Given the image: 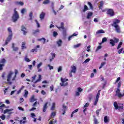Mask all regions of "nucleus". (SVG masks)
Listing matches in <instances>:
<instances>
[{"mask_svg": "<svg viewBox=\"0 0 124 124\" xmlns=\"http://www.w3.org/2000/svg\"><path fill=\"white\" fill-rule=\"evenodd\" d=\"M121 23V20L118 19H115L113 22V23L111 24L112 27H113L115 29V31L117 33H121L122 31H121V27L119 24Z\"/></svg>", "mask_w": 124, "mask_h": 124, "instance_id": "nucleus-1", "label": "nucleus"}, {"mask_svg": "<svg viewBox=\"0 0 124 124\" xmlns=\"http://www.w3.org/2000/svg\"><path fill=\"white\" fill-rule=\"evenodd\" d=\"M102 12H107L106 14L110 17H114L115 16V11L113 9L106 8L102 10Z\"/></svg>", "mask_w": 124, "mask_h": 124, "instance_id": "nucleus-2", "label": "nucleus"}, {"mask_svg": "<svg viewBox=\"0 0 124 124\" xmlns=\"http://www.w3.org/2000/svg\"><path fill=\"white\" fill-rule=\"evenodd\" d=\"M8 31L9 33L8 37L6 39V40L5 43V45H7L8 44V42H10L11 40L12 39V36L13 35V33H12V30L11 29V27L8 28Z\"/></svg>", "mask_w": 124, "mask_h": 124, "instance_id": "nucleus-3", "label": "nucleus"}, {"mask_svg": "<svg viewBox=\"0 0 124 124\" xmlns=\"http://www.w3.org/2000/svg\"><path fill=\"white\" fill-rule=\"evenodd\" d=\"M16 9H17L16 8L14 9V13L12 17V20L14 23H15V22H17L19 17V14H18V12L16 11Z\"/></svg>", "mask_w": 124, "mask_h": 124, "instance_id": "nucleus-4", "label": "nucleus"}, {"mask_svg": "<svg viewBox=\"0 0 124 124\" xmlns=\"http://www.w3.org/2000/svg\"><path fill=\"white\" fill-rule=\"evenodd\" d=\"M13 74H14V73L12 71H10L7 76V84H8V85H12V82L11 81V80Z\"/></svg>", "mask_w": 124, "mask_h": 124, "instance_id": "nucleus-5", "label": "nucleus"}, {"mask_svg": "<svg viewBox=\"0 0 124 124\" xmlns=\"http://www.w3.org/2000/svg\"><path fill=\"white\" fill-rule=\"evenodd\" d=\"M113 106L116 110H124V104L117 103V102H114Z\"/></svg>", "mask_w": 124, "mask_h": 124, "instance_id": "nucleus-6", "label": "nucleus"}, {"mask_svg": "<svg viewBox=\"0 0 124 124\" xmlns=\"http://www.w3.org/2000/svg\"><path fill=\"white\" fill-rule=\"evenodd\" d=\"M61 80L62 83H60V85L61 86V87H66V86H68V82H65L68 81V79L61 78Z\"/></svg>", "mask_w": 124, "mask_h": 124, "instance_id": "nucleus-7", "label": "nucleus"}, {"mask_svg": "<svg viewBox=\"0 0 124 124\" xmlns=\"http://www.w3.org/2000/svg\"><path fill=\"white\" fill-rule=\"evenodd\" d=\"M57 27L58 28L59 31H61V29L62 30V33L63 34H65L66 33V30L64 28V23L63 22H61V26H57Z\"/></svg>", "mask_w": 124, "mask_h": 124, "instance_id": "nucleus-8", "label": "nucleus"}, {"mask_svg": "<svg viewBox=\"0 0 124 124\" xmlns=\"http://www.w3.org/2000/svg\"><path fill=\"white\" fill-rule=\"evenodd\" d=\"M21 28V31H23V35H27V33L29 32V31H28L27 28L24 25H22Z\"/></svg>", "mask_w": 124, "mask_h": 124, "instance_id": "nucleus-9", "label": "nucleus"}, {"mask_svg": "<svg viewBox=\"0 0 124 124\" xmlns=\"http://www.w3.org/2000/svg\"><path fill=\"white\" fill-rule=\"evenodd\" d=\"M101 92V90H99L98 91V93L96 96V99L95 101L94 102V105L95 106L97 104V102H98V99L99 98V95H100V92Z\"/></svg>", "mask_w": 124, "mask_h": 124, "instance_id": "nucleus-10", "label": "nucleus"}, {"mask_svg": "<svg viewBox=\"0 0 124 124\" xmlns=\"http://www.w3.org/2000/svg\"><path fill=\"white\" fill-rule=\"evenodd\" d=\"M67 110V107L65 106L64 104L62 105V111L63 112L62 115H64L65 114V112H66V110Z\"/></svg>", "mask_w": 124, "mask_h": 124, "instance_id": "nucleus-11", "label": "nucleus"}, {"mask_svg": "<svg viewBox=\"0 0 124 124\" xmlns=\"http://www.w3.org/2000/svg\"><path fill=\"white\" fill-rule=\"evenodd\" d=\"M45 15H46L45 13L44 12H41V14L40 15V19L41 20V21L44 20V18H45Z\"/></svg>", "mask_w": 124, "mask_h": 124, "instance_id": "nucleus-12", "label": "nucleus"}, {"mask_svg": "<svg viewBox=\"0 0 124 124\" xmlns=\"http://www.w3.org/2000/svg\"><path fill=\"white\" fill-rule=\"evenodd\" d=\"M99 3L100 4L98 6V8L99 9H101V10H102V8H103V5H104V2L103 1V0H101L100 1Z\"/></svg>", "mask_w": 124, "mask_h": 124, "instance_id": "nucleus-13", "label": "nucleus"}, {"mask_svg": "<svg viewBox=\"0 0 124 124\" xmlns=\"http://www.w3.org/2000/svg\"><path fill=\"white\" fill-rule=\"evenodd\" d=\"M48 102H46L44 105L43 108V112H46V111H47V108H48V106L47 105H48Z\"/></svg>", "mask_w": 124, "mask_h": 124, "instance_id": "nucleus-14", "label": "nucleus"}, {"mask_svg": "<svg viewBox=\"0 0 124 124\" xmlns=\"http://www.w3.org/2000/svg\"><path fill=\"white\" fill-rule=\"evenodd\" d=\"M6 108V106L4 104H2V102H0V110H2V112H3V109L2 108Z\"/></svg>", "mask_w": 124, "mask_h": 124, "instance_id": "nucleus-15", "label": "nucleus"}, {"mask_svg": "<svg viewBox=\"0 0 124 124\" xmlns=\"http://www.w3.org/2000/svg\"><path fill=\"white\" fill-rule=\"evenodd\" d=\"M100 33H105V31L102 29H101L98 30L96 32V34H100Z\"/></svg>", "mask_w": 124, "mask_h": 124, "instance_id": "nucleus-16", "label": "nucleus"}, {"mask_svg": "<svg viewBox=\"0 0 124 124\" xmlns=\"http://www.w3.org/2000/svg\"><path fill=\"white\" fill-rule=\"evenodd\" d=\"M15 3L16 5H21V6H23L25 4V3L22 1H16Z\"/></svg>", "mask_w": 124, "mask_h": 124, "instance_id": "nucleus-17", "label": "nucleus"}, {"mask_svg": "<svg viewBox=\"0 0 124 124\" xmlns=\"http://www.w3.org/2000/svg\"><path fill=\"white\" fill-rule=\"evenodd\" d=\"M57 44L58 45V47H61L62 44V41L61 39L59 40L57 42Z\"/></svg>", "mask_w": 124, "mask_h": 124, "instance_id": "nucleus-18", "label": "nucleus"}, {"mask_svg": "<svg viewBox=\"0 0 124 124\" xmlns=\"http://www.w3.org/2000/svg\"><path fill=\"white\" fill-rule=\"evenodd\" d=\"M71 67L72 68V70L71 71V72H73V73H76V66H71Z\"/></svg>", "mask_w": 124, "mask_h": 124, "instance_id": "nucleus-19", "label": "nucleus"}, {"mask_svg": "<svg viewBox=\"0 0 124 124\" xmlns=\"http://www.w3.org/2000/svg\"><path fill=\"white\" fill-rule=\"evenodd\" d=\"M89 10V7L86 5H85L84 6V9L82 10V12H86V11Z\"/></svg>", "mask_w": 124, "mask_h": 124, "instance_id": "nucleus-20", "label": "nucleus"}, {"mask_svg": "<svg viewBox=\"0 0 124 124\" xmlns=\"http://www.w3.org/2000/svg\"><path fill=\"white\" fill-rule=\"evenodd\" d=\"M93 14V12H89L87 14V19H90Z\"/></svg>", "mask_w": 124, "mask_h": 124, "instance_id": "nucleus-21", "label": "nucleus"}, {"mask_svg": "<svg viewBox=\"0 0 124 124\" xmlns=\"http://www.w3.org/2000/svg\"><path fill=\"white\" fill-rule=\"evenodd\" d=\"M40 32V30L39 29H37L36 30L33 31L32 34H36L37 33H39Z\"/></svg>", "mask_w": 124, "mask_h": 124, "instance_id": "nucleus-22", "label": "nucleus"}, {"mask_svg": "<svg viewBox=\"0 0 124 124\" xmlns=\"http://www.w3.org/2000/svg\"><path fill=\"white\" fill-rule=\"evenodd\" d=\"M55 108H56V103H53L51 108H50V110L51 111H54V110H55Z\"/></svg>", "mask_w": 124, "mask_h": 124, "instance_id": "nucleus-23", "label": "nucleus"}, {"mask_svg": "<svg viewBox=\"0 0 124 124\" xmlns=\"http://www.w3.org/2000/svg\"><path fill=\"white\" fill-rule=\"evenodd\" d=\"M104 123H108L109 122V118H108V117H107V116H106L104 117Z\"/></svg>", "mask_w": 124, "mask_h": 124, "instance_id": "nucleus-24", "label": "nucleus"}, {"mask_svg": "<svg viewBox=\"0 0 124 124\" xmlns=\"http://www.w3.org/2000/svg\"><path fill=\"white\" fill-rule=\"evenodd\" d=\"M25 45H26V42H22V46H21V47H22L21 49L22 50H24V49H27V47L26 46H25Z\"/></svg>", "mask_w": 124, "mask_h": 124, "instance_id": "nucleus-25", "label": "nucleus"}, {"mask_svg": "<svg viewBox=\"0 0 124 124\" xmlns=\"http://www.w3.org/2000/svg\"><path fill=\"white\" fill-rule=\"evenodd\" d=\"M78 111H79V109H78V108L74 110L71 115V118H73V115L75 114V113H77V112H78Z\"/></svg>", "mask_w": 124, "mask_h": 124, "instance_id": "nucleus-26", "label": "nucleus"}, {"mask_svg": "<svg viewBox=\"0 0 124 124\" xmlns=\"http://www.w3.org/2000/svg\"><path fill=\"white\" fill-rule=\"evenodd\" d=\"M36 99L34 98V95H33L30 98V102H34V101H36Z\"/></svg>", "mask_w": 124, "mask_h": 124, "instance_id": "nucleus-27", "label": "nucleus"}, {"mask_svg": "<svg viewBox=\"0 0 124 124\" xmlns=\"http://www.w3.org/2000/svg\"><path fill=\"white\" fill-rule=\"evenodd\" d=\"M11 111H13V108H11L10 109H6L4 110V114H6V113H8V112H10Z\"/></svg>", "mask_w": 124, "mask_h": 124, "instance_id": "nucleus-28", "label": "nucleus"}, {"mask_svg": "<svg viewBox=\"0 0 124 124\" xmlns=\"http://www.w3.org/2000/svg\"><path fill=\"white\" fill-rule=\"evenodd\" d=\"M109 44L111 45V46H115V41L113 39L110 40Z\"/></svg>", "mask_w": 124, "mask_h": 124, "instance_id": "nucleus-29", "label": "nucleus"}, {"mask_svg": "<svg viewBox=\"0 0 124 124\" xmlns=\"http://www.w3.org/2000/svg\"><path fill=\"white\" fill-rule=\"evenodd\" d=\"M116 95L118 96V97H119V98H121V97H123V96H124V93H123L122 94L120 93L117 94Z\"/></svg>", "mask_w": 124, "mask_h": 124, "instance_id": "nucleus-30", "label": "nucleus"}, {"mask_svg": "<svg viewBox=\"0 0 124 124\" xmlns=\"http://www.w3.org/2000/svg\"><path fill=\"white\" fill-rule=\"evenodd\" d=\"M42 40H43V44H45V42H46V39H45V38H41L40 39H38V41H41Z\"/></svg>", "mask_w": 124, "mask_h": 124, "instance_id": "nucleus-31", "label": "nucleus"}, {"mask_svg": "<svg viewBox=\"0 0 124 124\" xmlns=\"http://www.w3.org/2000/svg\"><path fill=\"white\" fill-rule=\"evenodd\" d=\"M56 115H57L56 112L52 111L51 112L50 117L51 118H55V116H56Z\"/></svg>", "mask_w": 124, "mask_h": 124, "instance_id": "nucleus-32", "label": "nucleus"}, {"mask_svg": "<svg viewBox=\"0 0 124 124\" xmlns=\"http://www.w3.org/2000/svg\"><path fill=\"white\" fill-rule=\"evenodd\" d=\"M88 4L90 6V9H93V6L91 2H88Z\"/></svg>", "mask_w": 124, "mask_h": 124, "instance_id": "nucleus-33", "label": "nucleus"}, {"mask_svg": "<svg viewBox=\"0 0 124 124\" xmlns=\"http://www.w3.org/2000/svg\"><path fill=\"white\" fill-rule=\"evenodd\" d=\"M58 123V121L57 120H55L54 121H51L49 122L48 124H54Z\"/></svg>", "mask_w": 124, "mask_h": 124, "instance_id": "nucleus-34", "label": "nucleus"}, {"mask_svg": "<svg viewBox=\"0 0 124 124\" xmlns=\"http://www.w3.org/2000/svg\"><path fill=\"white\" fill-rule=\"evenodd\" d=\"M41 75H39L38 79H37V80L35 81L34 83L35 84V83H37V82H39V81H41Z\"/></svg>", "mask_w": 124, "mask_h": 124, "instance_id": "nucleus-35", "label": "nucleus"}, {"mask_svg": "<svg viewBox=\"0 0 124 124\" xmlns=\"http://www.w3.org/2000/svg\"><path fill=\"white\" fill-rule=\"evenodd\" d=\"M115 93H116L115 95H117L119 93H121V89H120V88H117V89Z\"/></svg>", "mask_w": 124, "mask_h": 124, "instance_id": "nucleus-36", "label": "nucleus"}, {"mask_svg": "<svg viewBox=\"0 0 124 124\" xmlns=\"http://www.w3.org/2000/svg\"><path fill=\"white\" fill-rule=\"evenodd\" d=\"M94 117V124H98V121H97V119H96V118H95V116H93Z\"/></svg>", "mask_w": 124, "mask_h": 124, "instance_id": "nucleus-37", "label": "nucleus"}, {"mask_svg": "<svg viewBox=\"0 0 124 124\" xmlns=\"http://www.w3.org/2000/svg\"><path fill=\"white\" fill-rule=\"evenodd\" d=\"M43 4H48V3H50V0H46L43 1Z\"/></svg>", "mask_w": 124, "mask_h": 124, "instance_id": "nucleus-38", "label": "nucleus"}, {"mask_svg": "<svg viewBox=\"0 0 124 124\" xmlns=\"http://www.w3.org/2000/svg\"><path fill=\"white\" fill-rule=\"evenodd\" d=\"M100 111H101V108L97 109L96 110V115H97V117H98L99 116V112H100Z\"/></svg>", "mask_w": 124, "mask_h": 124, "instance_id": "nucleus-39", "label": "nucleus"}, {"mask_svg": "<svg viewBox=\"0 0 124 124\" xmlns=\"http://www.w3.org/2000/svg\"><path fill=\"white\" fill-rule=\"evenodd\" d=\"M28 94H29V92L27 90H25L24 97L26 98L28 97Z\"/></svg>", "mask_w": 124, "mask_h": 124, "instance_id": "nucleus-40", "label": "nucleus"}, {"mask_svg": "<svg viewBox=\"0 0 124 124\" xmlns=\"http://www.w3.org/2000/svg\"><path fill=\"white\" fill-rule=\"evenodd\" d=\"M6 62V60H5L4 58H3L1 59V61H0V63H5Z\"/></svg>", "mask_w": 124, "mask_h": 124, "instance_id": "nucleus-41", "label": "nucleus"}, {"mask_svg": "<svg viewBox=\"0 0 124 124\" xmlns=\"http://www.w3.org/2000/svg\"><path fill=\"white\" fill-rule=\"evenodd\" d=\"M122 45H123V42H120L118 44L117 49H120V48H121V47H122Z\"/></svg>", "mask_w": 124, "mask_h": 124, "instance_id": "nucleus-42", "label": "nucleus"}, {"mask_svg": "<svg viewBox=\"0 0 124 124\" xmlns=\"http://www.w3.org/2000/svg\"><path fill=\"white\" fill-rule=\"evenodd\" d=\"M35 22L36 23L37 27H38V28H40V24H39V23H38V21H37L36 19H35Z\"/></svg>", "mask_w": 124, "mask_h": 124, "instance_id": "nucleus-43", "label": "nucleus"}, {"mask_svg": "<svg viewBox=\"0 0 124 124\" xmlns=\"http://www.w3.org/2000/svg\"><path fill=\"white\" fill-rule=\"evenodd\" d=\"M30 20H32V12H30L29 14Z\"/></svg>", "mask_w": 124, "mask_h": 124, "instance_id": "nucleus-44", "label": "nucleus"}, {"mask_svg": "<svg viewBox=\"0 0 124 124\" xmlns=\"http://www.w3.org/2000/svg\"><path fill=\"white\" fill-rule=\"evenodd\" d=\"M0 119L1 120H5V115L4 114H2L1 116H0Z\"/></svg>", "mask_w": 124, "mask_h": 124, "instance_id": "nucleus-45", "label": "nucleus"}, {"mask_svg": "<svg viewBox=\"0 0 124 124\" xmlns=\"http://www.w3.org/2000/svg\"><path fill=\"white\" fill-rule=\"evenodd\" d=\"M107 41V38L106 37H104L102 39V43H104V42H106Z\"/></svg>", "mask_w": 124, "mask_h": 124, "instance_id": "nucleus-46", "label": "nucleus"}, {"mask_svg": "<svg viewBox=\"0 0 124 124\" xmlns=\"http://www.w3.org/2000/svg\"><path fill=\"white\" fill-rule=\"evenodd\" d=\"M121 86H122V82L119 81L118 83V88H117L120 89V88H121Z\"/></svg>", "mask_w": 124, "mask_h": 124, "instance_id": "nucleus-47", "label": "nucleus"}, {"mask_svg": "<svg viewBox=\"0 0 124 124\" xmlns=\"http://www.w3.org/2000/svg\"><path fill=\"white\" fill-rule=\"evenodd\" d=\"M78 93H81V92H83V89H82L80 87H78Z\"/></svg>", "mask_w": 124, "mask_h": 124, "instance_id": "nucleus-48", "label": "nucleus"}, {"mask_svg": "<svg viewBox=\"0 0 124 124\" xmlns=\"http://www.w3.org/2000/svg\"><path fill=\"white\" fill-rule=\"evenodd\" d=\"M123 51H124V48H122L121 49H119L118 51V54H122Z\"/></svg>", "mask_w": 124, "mask_h": 124, "instance_id": "nucleus-49", "label": "nucleus"}, {"mask_svg": "<svg viewBox=\"0 0 124 124\" xmlns=\"http://www.w3.org/2000/svg\"><path fill=\"white\" fill-rule=\"evenodd\" d=\"M119 81H121V77H118L117 78L116 81H115L114 84H117V83H118L119 82Z\"/></svg>", "mask_w": 124, "mask_h": 124, "instance_id": "nucleus-50", "label": "nucleus"}, {"mask_svg": "<svg viewBox=\"0 0 124 124\" xmlns=\"http://www.w3.org/2000/svg\"><path fill=\"white\" fill-rule=\"evenodd\" d=\"M58 35V32L56 31H53V36L54 37H56Z\"/></svg>", "mask_w": 124, "mask_h": 124, "instance_id": "nucleus-51", "label": "nucleus"}, {"mask_svg": "<svg viewBox=\"0 0 124 124\" xmlns=\"http://www.w3.org/2000/svg\"><path fill=\"white\" fill-rule=\"evenodd\" d=\"M31 53H34V52H37V49L36 48H34L31 50Z\"/></svg>", "mask_w": 124, "mask_h": 124, "instance_id": "nucleus-52", "label": "nucleus"}, {"mask_svg": "<svg viewBox=\"0 0 124 124\" xmlns=\"http://www.w3.org/2000/svg\"><path fill=\"white\" fill-rule=\"evenodd\" d=\"M115 43H118L119 42V39H117L116 38H114V40Z\"/></svg>", "mask_w": 124, "mask_h": 124, "instance_id": "nucleus-53", "label": "nucleus"}, {"mask_svg": "<svg viewBox=\"0 0 124 124\" xmlns=\"http://www.w3.org/2000/svg\"><path fill=\"white\" fill-rule=\"evenodd\" d=\"M50 92H53V91L54 90V85H52L51 86H50Z\"/></svg>", "mask_w": 124, "mask_h": 124, "instance_id": "nucleus-54", "label": "nucleus"}, {"mask_svg": "<svg viewBox=\"0 0 124 124\" xmlns=\"http://www.w3.org/2000/svg\"><path fill=\"white\" fill-rule=\"evenodd\" d=\"M80 46H81V44H78L76 45H75L74 47L75 48H78V47H80Z\"/></svg>", "mask_w": 124, "mask_h": 124, "instance_id": "nucleus-55", "label": "nucleus"}, {"mask_svg": "<svg viewBox=\"0 0 124 124\" xmlns=\"http://www.w3.org/2000/svg\"><path fill=\"white\" fill-rule=\"evenodd\" d=\"M19 123H20V124H26V123H27V121L20 120Z\"/></svg>", "mask_w": 124, "mask_h": 124, "instance_id": "nucleus-56", "label": "nucleus"}, {"mask_svg": "<svg viewBox=\"0 0 124 124\" xmlns=\"http://www.w3.org/2000/svg\"><path fill=\"white\" fill-rule=\"evenodd\" d=\"M51 55L52 56V59H55V57H56V54L51 53Z\"/></svg>", "mask_w": 124, "mask_h": 124, "instance_id": "nucleus-57", "label": "nucleus"}, {"mask_svg": "<svg viewBox=\"0 0 124 124\" xmlns=\"http://www.w3.org/2000/svg\"><path fill=\"white\" fill-rule=\"evenodd\" d=\"M102 47V46H98L97 48L96 49V51H98V50H100V49H101Z\"/></svg>", "mask_w": 124, "mask_h": 124, "instance_id": "nucleus-58", "label": "nucleus"}, {"mask_svg": "<svg viewBox=\"0 0 124 124\" xmlns=\"http://www.w3.org/2000/svg\"><path fill=\"white\" fill-rule=\"evenodd\" d=\"M89 105H90V104H89V103H86L84 106V108H86V107H89Z\"/></svg>", "mask_w": 124, "mask_h": 124, "instance_id": "nucleus-59", "label": "nucleus"}, {"mask_svg": "<svg viewBox=\"0 0 124 124\" xmlns=\"http://www.w3.org/2000/svg\"><path fill=\"white\" fill-rule=\"evenodd\" d=\"M26 12V9L23 8L21 10L22 14H24Z\"/></svg>", "mask_w": 124, "mask_h": 124, "instance_id": "nucleus-60", "label": "nucleus"}, {"mask_svg": "<svg viewBox=\"0 0 124 124\" xmlns=\"http://www.w3.org/2000/svg\"><path fill=\"white\" fill-rule=\"evenodd\" d=\"M62 66H59L58 69V72H60V71H62Z\"/></svg>", "mask_w": 124, "mask_h": 124, "instance_id": "nucleus-61", "label": "nucleus"}, {"mask_svg": "<svg viewBox=\"0 0 124 124\" xmlns=\"http://www.w3.org/2000/svg\"><path fill=\"white\" fill-rule=\"evenodd\" d=\"M1 77L3 78V79H4V78L5 77V72H3L2 74Z\"/></svg>", "mask_w": 124, "mask_h": 124, "instance_id": "nucleus-62", "label": "nucleus"}, {"mask_svg": "<svg viewBox=\"0 0 124 124\" xmlns=\"http://www.w3.org/2000/svg\"><path fill=\"white\" fill-rule=\"evenodd\" d=\"M42 65V62H40L38 65H37V68H40V66Z\"/></svg>", "mask_w": 124, "mask_h": 124, "instance_id": "nucleus-63", "label": "nucleus"}, {"mask_svg": "<svg viewBox=\"0 0 124 124\" xmlns=\"http://www.w3.org/2000/svg\"><path fill=\"white\" fill-rule=\"evenodd\" d=\"M90 48H91V46H88L87 48V52H90V51H91V49H90Z\"/></svg>", "mask_w": 124, "mask_h": 124, "instance_id": "nucleus-64", "label": "nucleus"}]
</instances>
